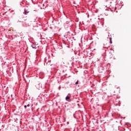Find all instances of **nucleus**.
I'll return each mask as SVG.
<instances>
[{
  "mask_svg": "<svg viewBox=\"0 0 131 131\" xmlns=\"http://www.w3.org/2000/svg\"><path fill=\"white\" fill-rule=\"evenodd\" d=\"M25 15H26V14H28V11H25Z\"/></svg>",
  "mask_w": 131,
  "mask_h": 131,
  "instance_id": "nucleus-4",
  "label": "nucleus"
},
{
  "mask_svg": "<svg viewBox=\"0 0 131 131\" xmlns=\"http://www.w3.org/2000/svg\"><path fill=\"white\" fill-rule=\"evenodd\" d=\"M110 43H112V38L110 37Z\"/></svg>",
  "mask_w": 131,
  "mask_h": 131,
  "instance_id": "nucleus-3",
  "label": "nucleus"
},
{
  "mask_svg": "<svg viewBox=\"0 0 131 131\" xmlns=\"http://www.w3.org/2000/svg\"><path fill=\"white\" fill-rule=\"evenodd\" d=\"M66 100L67 101H68V100H70V97H69V96H67V97H66Z\"/></svg>",
  "mask_w": 131,
  "mask_h": 131,
  "instance_id": "nucleus-1",
  "label": "nucleus"
},
{
  "mask_svg": "<svg viewBox=\"0 0 131 131\" xmlns=\"http://www.w3.org/2000/svg\"><path fill=\"white\" fill-rule=\"evenodd\" d=\"M32 48L33 49H35V45H34V44H32V45L31 46Z\"/></svg>",
  "mask_w": 131,
  "mask_h": 131,
  "instance_id": "nucleus-2",
  "label": "nucleus"
},
{
  "mask_svg": "<svg viewBox=\"0 0 131 131\" xmlns=\"http://www.w3.org/2000/svg\"><path fill=\"white\" fill-rule=\"evenodd\" d=\"M78 83V80L77 81V82L75 83V84H77Z\"/></svg>",
  "mask_w": 131,
  "mask_h": 131,
  "instance_id": "nucleus-5",
  "label": "nucleus"
},
{
  "mask_svg": "<svg viewBox=\"0 0 131 131\" xmlns=\"http://www.w3.org/2000/svg\"><path fill=\"white\" fill-rule=\"evenodd\" d=\"M24 107H25V108H27V105H25V106H24Z\"/></svg>",
  "mask_w": 131,
  "mask_h": 131,
  "instance_id": "nucleus-7",
  "label": "nucleus"
},
{
  "mask_svg": "<svg viewBox=\"0 0 131 131\" xmlns=\"http://www.w3.org/2000/svg\"><path fill=\"white\" fill-rule=\"evenodd\" d=\"M27 107H30V104H28Z\"/></svg>",
  "mask_w": 131,
  "mask_h": 131,
  "instance_id": "nucleus-6",
  "label": "nucleus"
}]
</instances>
